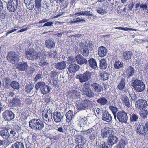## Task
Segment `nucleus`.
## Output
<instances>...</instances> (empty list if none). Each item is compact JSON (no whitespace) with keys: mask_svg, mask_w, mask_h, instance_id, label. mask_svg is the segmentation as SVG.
Segmentation results:
<instances>
[{"mask_svg":"<svg viewBox=\"0 0 148 148\" xmlns=\"http://www.w3.org/2000/svg\"><path fill=\"white\" fill-rule=\"evenodd\" d=\"M148 106L147 102L145 100L140 99L137 101L135 103V106L138 109L145 110Z\"/></svg>","mask_w":148,"mask_h":148,"instance_id":"obj_13","label":"nucleus"},{"mask_svg":"<svg viewBox=\"0 0 148 148\" xmlns=\"http://www.w3.org/2000/svg\"><path fill=\"white\" fill-rule=\"evenodd\" d=\"M53 23L51 21H47L45 23L43 26H40L38 27V28L42 27H51L53 26Z\"/></svg>","mask_w":148,"mask_h":148,"instance_id":"obj_54","label":"nucleus"},{"mask_svg":"<svg viewBox=\"0 0 148 148\" xmlns=\"http://www.w3.org/2000/svg\"><path fill=\"white\" fill-rule=\"evenodd\" d=\"M123 63L120 62L119 61H116L114 65V67L115 69H119L123 66Z\"/></svg>","mask_w":148,"mask_h":148,"instance_id":"obj_49","label":"nucleus"},{"mask_svg":"<svg viewBox=\"0 0 148 148\" xmlns=\"http://www.w3.org/2000/svg\"><path fill=\"white\" fill-rule=\"evenodd\" d=\"M73 111L69 110L66 113L65 116L66 117V121L67 122L69 123L71 121L73 118Z\"/></svg>","mask_w":148,"mask_h":148,"instance_id":"obj_37","label":"nucleus"},{"mask_svg":"<svg viewBox=\"0 0 148 148\" xmlns=\"http://www.w3.org/2000/svg\"><path fill=\"white\" fill-rule=\"evenodd\" d=\"M117 119L119 122L123 123H126L128 119V117L125 111L123 110H120L117 113L116 120Z\"/></svg>","mask_w":148,"mask_h":148,"instance_id":"obj_11","label":"nucleus"},{"mask_svg":"<svg viewBox=\"0 0 148 148\" xmlns=\"http://www.w3.org/2000/svg\"><path fill=\"white\" fill-rule=\"evenodd\" d=\"M132 52L130 51H126L123 52L122 54L123 59L125 60H128L131 57Z\"/></svg>","mask_w":148,"mask_h":148,"instance_id":"obj_34","label":"nucleus"},{"mask_svg":"<svg viewBox=\"0 0 148 148\" xmlns=\"http://www.w3.org/2000/svg\"><path fill=\"white\" fill-rule=\"evenodd\" d=\"M28 66L27 62L22 61L17 64L16 68L19 71H26L28 69Z\"/></svg>","mask_w":148,"mask_h":148,"instance_id":"obj_16","label":"nucleus"},{"mask_svg":"<svg viewBox=\"0 0 148 148\" xmlns=\"http://www.w3.org/2000/svg\"><path fill=\"white\" fill-rule=\"evenodd\" d=\"M58 78L53 79L52 78V79H51L50 82L55 87H58L59 86L58 85Z\"/></svg>","mask_w":148,"mask_h":148,"instance_id":"obj_51","label":"nucleus"},{"mask_svg":"<svg viewBox=\"0 0 148 148\" xmlns=\"http://www.w3.org/2000/svg\"><path fill=\"white\" fill-rule=\"evenodd\" d=\"M125 80L124 78H122L117 86V88L121 91H122L125 87Z\"/></svg>","mask_w":148,"mask_h":148,"instance_id":"obj_38","label":"nucleus"},{"mask_svg":"<svg viewBox=\"0 0 148 148\" xmlns=\"http://www.w3.org/2000/svg\"><path fill=\"white\" fill-rule=\"evenodd\" d=\"M58 72L54 71H51V79L58 78Z\"/></svg>","mask_w":148,"mask_h":148,"instance_id":"obj_56","label":"nucleus"},{"mask_svg":"<svg viewBox=\"0 0 148 148\" xmlns=\"http://www.w3.org/2000/svg\"><path fill=\"white\" fill-rule=\"evenodd\" d=\"M97 11L98 13L101 15H104L107 12L106 10L103 9L101 7L98 8Z\"/></svg>","mask_w":148,"mask_h":148,"instance_id":"obj_52","label":"nucleus"},{"mask_svg":"<svg viewBox=\"0 0 148 148\" xmlns=\"http://www.w3.org/2000/svg\"><path fill=\"white\" fill-rule=\"evenodd\" d=\"M33 85L29 82L27 83L25 86V91L28 93L30 92L31 90L33 89Z\"/></svg>","mask_w":148,"mask_h":148,"instance_id":"obj_43","label":"nucleus"},{"mask_svg":"<svg viewBox=\"0 0 148 148\" xmlns=\"http://www.w3.org/2000/svg\"><path fill=\"white\" fill-rule=\"evenodd\" d=\"M34 0H24V2L28 9L32 10L34 7Z\"/></svg>","mask_w":148,"mask_h":148,"instance_id":"obj_29","label":"nucleus"},{"mask_svg":"<svg viewBox=\"0 0 148 148\" xmlns=\"http://www.w3.org/2000/svg\"><path fill=\"white\" fill-rule=\"evenodd\" d=\"M55 67L56 69L60 70H64L66 68V63L64 61L57 62L55 64Z\"/></svg>","mask_w":148,"mask_h":148,"instance_id":"obj_31","label":"nucleus"},{"mask_svg":"<svg viewBox=\"0 0 148 148\" xmlns=\"http://www.w3.org/2000/svg\"><path fill=\"white\" fill-rule=\"evenodd\" d=\"M113 131L110 128L108 127H105L101 130V137L105 138L108 136H110Z\"/></svg>","mask_w":148,"mask_h":148,"instance_id":"obj_17","label":"nucleus"},{"mask_svg":"<svg viewBox=\"0 0 148 148\" xmlns=\"http://www.w3.org/2000/svg\"><path fill=\"white\" fill-rule=\"evenodd\" d=\"M74 90H69L67 93V96L73 98H74Z\"/></svg>","mask_w":148,"mask_h":148,"instance_id":"obj_59","label":"nucleus"},{"mask_svg":"<svg viewBox=\"0 0 148 148\" xmlns=\"http://www.w3.org/2000/svg\"><path fill=\"white\" fill-rule=\"evenodd\" d=\"M122 102L125 106L128 108H130V100L128 97H127L125 94H123L122 95L121 98Z\"/></svg>","mask_w":148,"mask_h":148,"instance_id":"obj_27","label":"nucleus"},{"mask_svg":"<svg viewBox=\"0 0 148 148\" xmlns=\"http://www.w3.org/2000/svg\"><path fill=\"white\" fill-rule=\"evenodd\" d=\"M138 119L137 115L134 114H132L130 116V121L131 122L136 121Z\"/></svg>","mask_w":148,"mask_h":148,"instance_id":"obj_53","label":"nucleus"},{"mask_svg":"<svg viewBox=\"0 0 148 148\" xmlns=\"http://www.w3.org/2000/svg\"><path fill=\"white\" fill-rule=\"evenodd\" d=\"M92 89L93 91L98 93L101 91L102 87L99 84L97 83H93L91 84Z\"/></svg>","mask_w":148,"mask_h":148,"instance_id":"obj_20","label":"nucleus"},{"mask_svg":"<svg viewBox=\"0 0 148 148\" xmlns=\"http://www.w3.org/2000/svg\"><path fill=\"white\" fill-rule=\"evenodd\" d=\"M102 118L103 120L108 123L110 122L112 119L111 115L106 110L103 112Z\"/></svg>","mask_w":148,"mask_h":148,"instance_id":"obj_18","label":"nucleus"},{"mask_svg":"<svg viewBox=\"0 0 148 148\" xmlns=\"http://www.w3.org/2000/svg\"><path fill=\"white\" fill-rule=\"evenodd\" d=\"M51 110H48L47 113L48 114H49V117L48 118V121H51L52 120V113Z\"/></svg>","mask_w":148,"mask_h":148,"instance_id":"obj_61","label":"nucleus"},{"mask_svg":"<svg viewBox=\"0 0 148 148\" xmlns=\"http://www.w3.org/2000/svg\"><path fill=\"white\" fill-rule=\"evenodd\" d=\"M76 107L77 110L80 111L93 109L94 107L92 102L87 99L77 102Z\"/></svg>","mask_w":148,"mask_h":148,"instance_id":"obj_1","label":"nucleus"},{"mask_svg":"<svg viewBox=\"0 0 148 148\" xmlns=\"http://www.w3.org/2000/svg\"><path fill=\"white\" fill-rule=\"evenodd\" d=\"M79 50L81 53L84 56L87 57L89 54L88 46L86 43L81 42L79 43Z\"/></svg>","mask_w":148,"mask_h":148,"instance_id":"obj_12","label":"nucleus"},{"mask_svg":"<svg viewBox=\"0 0 148 148\" xmlns=\"http://www.w3.org/2000/svg\"><path fill=\"white\" fill-rule=\"evenodd\" d=\"M62 115L60 112H55L53 113V118L55 122L58 123L60 122L62 120Z\"/></svg>","mask_w":148,"mask_h":148,"instance_id":"obj_32","label":"nucleus"},{"mask_svg":"<svg viewBox=\"0 0 148 148\" xmlns=\"http://www.w3.org/2000/svg\"><path fill=\"white\" fill-rule=\"evenodd\" d=\"M6 58L8 62L13 64L17 63L19 60L18 55L13 51L8 52Z\"/></svg>","mask_w":148,"mask_h":148,"instance_id":"obj_10","label":"nucleus"},{"mask_svg":"<svg viewBox=\"0 0 148 148\" xmlns=\"http://www.w3.org/2000/svg\"><path fill=\"white\" fill-rule=\"evenodd\" d=\"M96 102L100 105L103 106L106 104L108 103L107 100L104 97H102L98 99Z\"/></svg>","mask_w":148,"mask_h":148,"instance_id":"obj_39","label":"nucleus"},{"mask_svg":"<svg viewBox=\"0 0 148 148\" xmlns=\"http://www.w3.org/2000/svg\"><path fill=\"white\" fill-rule=\"evenodd\" d=\"M127 143V141L125 138H122L119 141L118 143L117 144L115 148H124Z\"/></svg>","mask_w":148,"mask_h":148,"instance_id":"obj_28","label":"nucleus"},{"mask_svg":"<svg viewBox=\"0 0 148 148\" xmlns=\"http://www.w3.org/2000/svg\"><path fill=\"white\" fill-rule=\"evenodd\" d=\"M29 126L30 128L36 131L41 130L44 127L43 122L40 119L34 118L29 122Z\"/></svg>","mask_w":148,"mask_h":148,"instance_id":"obj_2","label":"nucleus"},{"mask_svg":"<svg viewBox=\"0 0 148 148\" xmlns=\"http://www.w3.org/2000/svg\"><path fill=\"white\" fill-rule=\"evenodd\" d=\"M11 104L13 107H18L21 105V101L18 98H14L12 99Z\"/></svg>","mask_w":148,"mask_h":148,"instance_id":"obj_35","label":"nucleus"},{"mask_svg":"<svg viewBox=\"0 0 148 148\" xmlns=\"http://www.w3.org/2000/svg\"><path fill=\"white\" fill-rule=\"evenodd\" d=\"M99 67L101 69H105L107 67L106 60L104 59H101L99 60Z\"/></svg>","mask_w":148,"mask_h":148,"instance_id":"obj_40","label":"nucleus"},{"mask_svg":"<svg viewBox=\"0 0 148 148\" xmlns=\"http://www.w3.org/2000/svg\"><path fill=\"white\" fill-rule=\"evenodd\" d=\"M45 85V84L44 82L41 81L37 83L35 85V87L36 90H38L40 88V90Z\"/></svg>","mask_w":148,"mask_h":148,"instance_id":"obj_45","label":"nucleus"},{"mask_svg":"<svg viewBox=\"0 0 148 148\" xmlns=\"http://www.w3.org/2000/svg\"><path fill=\"white\" fill-rule=\"evenodd\" d=\"M67 63L69 64H72L75 62V58L73 56L69 57L68 58Z\"/></svg>","mask_w":148,"mask_h":148,"instance_id":"obj_58","label":"nucleus"},{"mask_svg":"<svg viewBox=\"0 0 148 148\" xmlns=\"http://www.w3.org/2000/svg\"><path fill=\"white\" fill-rule=\"evenodd\" d=\"M68 2L66 1H64L62 3H60L61 6L60 8L61 10H63L65 9L68 6Z\"/></svg>","mask_w":148,"mask_h":148,"instance_id":"obj_55","label":"nucleus"},{"mask_svg":"<svg viewBox=\"0 0 148 148\" xmlns=\"http://www.w3.org/2000/svg\"><path fill=\"white\" fill-rule=\"evenodd\" d=\"M108 137L106 143L107 148H112V146L118 142V138L116 136V133L113 131Z\"/></svg>","mask_w":148,"mask_h":148,"instance_id":"obj_8","label":"nucleus"},{"mask_svg":"<svg viewBox=\"0 0 148 148\" xmlns=\"http://www.w3.org/2000/svg\"><path fill=\"white\" fill-rule=\"evenodd\" d=\"M18 0H9L6 4L7 10L11 12H15L18 7Z\"/></svg>","mask_w":148,"mask_h":148,"instance_id":"obj_7","label":"nucleus"},{"mask_svg":"<svg viewBox=\"0 0 148 148\" xmlns=\"http://www.w3.org/2000/svg\"><path fill=\"white\" fill-rule=\"evenodd\" d=\"M94 73L93 72H90L89 71H87L83 74H79L76 76V78L79 80L80 82H83L91 79L92 77L94 75Z\"/></svg>","mask_w":148,"mask_h":148,"instance_id":"obj_6","label":"nucleus"},{"mask_svg":"<svg viewBox=\"0 0 148 148\" xmlns=\"http://www.w3.org/2000/svg\"><path fill=\"white\" fill-rule=\"evenodd\" d=\"M75 59L77 63L80 65L85 64L87 65L88 62L86 59H85L81 54H78L75 57Z\"/></svg>","mask_w":148,"mask_h":148,"instance_id":"obj_19","label":"nucleus"},{"mask_svg":"<svg viewBox=\"0 0 148 148\" xmlns=\"http://www.w3.org/2000/svg\"><path fill=\"white\" fill-rule=\"evenodd\" d=\"M2 116L5 121H10L14 118L15 114L10 110H6L2 114Z\"/></svg>","mask_w":148,"mask_h":148,"instance_id":"obj_14","label":"nucleus"},{"mask_svg":"<svg viewBox=\"0 0 148 148\" xmlns=\"http://www.w3.org/2000/svg\"><path fill=\"white\" fill-rule=\"evenodd\" d=\"M135 73V70L132 67L130 66L127 68L126 73L127 77L128 79L130 78L133 76Z\"/></svg>","mask_w":148,"mask_h":148,"instance_id":"obj_22","label":"nucleus"},{"mask_svg":"<svg viewBox=\"0 0 148 148\" xmlns=\"http://www.w3.org/2000/svg\"><path fill=\"white\" fill-rule=\"evenodd\" d=\"M80 68L79 66L75 64H70L68 69L69 72L71 74L74 73L78 71Z\"/></svg>","mask_w":148,"mask_h":148,"instance_id":"obj_21","label":"nucleus"},{"mask_svg":"<svg viewBox=\"0 0 148 148\" xmlns=\"http://www.w3.org/2000/svg\"><path fill=\"white\" fill-rule=\"evenodd\" d=\"M87 118L86 117H82L79 116L78 118V121L81 123H83L84 122L85 123H86L87 121Z\"/></svg>","mask_w":148,"mask_h":148,"instance_id":"obj_60","label":"nucleus"},{"mask_svg":"<svg viewBox=\"0 0 148 148\" xmlns=\"http://www.w3.org/2000/svg\"><path fill=\"white\" fill-rule=\"evenodd\" d=\"M107 51L106 47L101 46L99 48L98 53L100 57H103L106 55Z\"/></svg>","mask_w":148,"mask_h":148,"instance_id":"obj_23","label":"nucleus"},{"mask_svg":"<svg viewBox=\"0 0 148 148\" xmlns=\"http://www.w3.org/2000/svg\"><path fill=\"white\" fill-rule=\"evenodd\" d=\"M41 93L43 95H45L49 93L50 91V89L49 86L46 84L40 90Z\"/></svg>","mask_w":148,"mask_h":148,"instance_id":"obj_42","label":"nucleus"},{"mask_svg":"<svg viewBox=\"0 0 148 148\" xmlns=\"http://www.w3.org/2000/svg\"><path fill=\"white\" fill-rule=\"evenodd\" d=\"M109 108L113 113L114 118L115 120H116V116L117 115V112L118 111V108L116 107L110 106Z\"/></svg>","mask_w":148,"mask_h":148,"instance_id":"obj_47","label":"nucleus"},{"mask_svg":"<svg viewBox=\"0 0 148 148\" xmlns=\"http://www.w3.org/2000/svg\"><path fill=\"white\" fill-rule=\"evenodd\" d=\"M82 133L84 135H88V139L92 142L94 141L97 138V132L95 130L94 126L87 130L82 131Z\"/></svg>","mask_w":148,"mask_h":148,"instance_id":"obj_4","label":"nucleus"},{"mask_svg":"<svg viewBox=\"0 0 148 148\" xmlns=\"http://www.w3.org/2000/svg\"><path fill=\"white\" fill-rule=\"evenodd\" d=\"M142 110L140 111L139 114L141 117L145 119L147 118V116L148 115V111L146 110Z\"/></svg>","mask_w":148,"mask_h":148,"instance_id":"obj_48","label":"nucleus"},{"mask_svg":"<svg viewBox=\"0 0 148 148\" xmlns=\"http://www.w3.org/2000/svg\"><path fill=\"white\" fill-rule=\"evenodd\" d=\"M136 132L140 135H145L146 134L147 130L143 123H140L136 127Z\"/></svg>","mask_w":148,"mask_h":148,"instance_id":"obj_15","label":"nucleus"},{"mask_svg":"<svg viewBox=\"0 0 148 148\" xmlns=\"http://www.w3.org/2000/svg\"><path fill=\"white\" fill-rule=\"evenodd\" d=\"M88 64L89 66L92 69H96L97 68V64L96 60L92 58H91L88 60Z\"/></svg>","mask_w":148,"mask_h":148,"instance_id":"obj_26","label":"nucleus"},{"mask_svg":"<svg viewBox=\"0 0 148 148\" xmlns=\"http://www.w3.org/2000/svg\"><path fill=\"white\" fill-rule=\"evenodd\" d=\"M45 45L47 48L51 49L55 47V43L53 39L50 38L45 41Z\"/></svg>","mask_w":148,"mask_h":148,"instance_id":"obj_24","label":"nucleus"},{"mask_svg":"<svg viewBox=\"0 0 148 148\" xmlns=\"http://www.w3.org/2000/svg\"><path fill=\"white\" fill-rule=\"evenodd\" d=\"M10 136H12V137H14L16 134V133L15 130L14 129H11L10 132Z\"/></svg>","mask_w":148,"mask_h":148,"instance_id":"obj_62","label":"nucleus"},{"mask_svg":"<svg viewBox=\"0 0 148 148\" xmlns=\"http://www.w3.org/2000/svg\"><path fill=\"white\" fill-rule=\"evenodd\" d=\"M0 136L3 138L8 139L10 136L8 129L5 128L0 130Z\"/></svg>","mask_w":148,"mask_h":148,"instance_id":"obj_25","label":"nucleus"},{"mask_svg":"<svg viewBox=\"0 0 148 148\" xmlns=\"http://www.w3.org/2000/svg\"><path fill=\"white\" fill-rule=\"evenodd\" d=\"M132 87L135 90L138 92H141L143 91L145 89V85L142 81L136 79L132 80L131 83Z\"/></svg>","mask_w":148,"mask_h":148,"instance_id":"obj_3","label":"nucleus"},{"mask_svg":"<svg viewBox=\"0 0 148 148\" xmlns=\"http://www.w3.org/2000/svg\"><path fill=\"white\" fill-rule=\"evenodd\" d=\"M26 57L27 59L32 60H35L40 57V53H37L33 48H29L26 51Z\"/></svg>","mask_w":148,"mask_h":148,"instance_id":"obj_5","label":"nucleus"},{"mask_svg":"<svg viewBox=\"0 0 148 148\" xmlns=\"http://www.w3.org/2000/svg\"><path fill=\"white\" fill-rule=\"evenodd\" d=\"M10 148H25L23 142L17 141L12 144Z\"/></svg>","mask_w":148,"mask_h":148,"instance_id":"obj_33","label":"nucleus"},{"mask_svg":"<svg viewBox=\"0 0 148 148\" xmlns=\"http://www.w3.org/2000/svg\"><path fill=\"white\" fill-rule=\"evenodd\" d=\"M82 90L83 94L86 95L90 98L95 96V94L92 90L91 89L90 87V83L88 82L84 83Z\"/></svg>","mask_w":148,"mask_h":148,"instance_id":"obj_9","label":"nucleus"},{"mask_svg":"<svg viewBox=\"0 0 148 148\" xmlns=\"http://www.w3.org/2000/svg\"><path fill=\"white\" fill-rule=\"evenodd\" d=\"M42 72H39L37 74L35 78L34 79V81L35 82H37L39 79L42 77Z\"/></svg>","mask_w":148,"mask_h":148,"instance_id":"obj_57","label":"nucleus"},{"mask_svg":"<svg viewBox=\"0 0 148 148\" xmlns=\"http://www.w3.org/2000/svg\"><path fill=\"white\" fill-rule=\"evenodd\" d=\"M107 145L106 143L103 141L100 143H97L95 147V148H107Z\"/></svg>","mask_w":148,"mask_h":148,"instance_id":"obj_44","label":"nucleus"},{"mask_svg":"<svg viewBox=\"0 0 148 148\" xmlns=\"http://www.w3.org/2000/svg\"><path fill=\"white\" fill-rule=\"evenodd\" d=\"M34 10H35L36 9H39L41 7L42 0H34Z\"/></svg>","mask_w":148,"mask_h":148,"instance_id":"obj_46","label":"nucleus"},{"mask_svg":"<svg viewBox=\"0 0 148 148\" xmlns=\"http://www.w3.org/2000/svg\"><path fill=\"white\" fill-rule=\"evenodd\" d=\"M100 76L103 80H105L108 79L109 77L110 74L107 72L102 71L99 72Z\"/></svg>","mask_w":148,"mask_h":148,"instance_id":"obj_36","label":"nucleus"},{"mask_svg":"<svg viewBox=\"0 0 148 148\" xmlns=\"http://www.w3.org/2000/svg\"><path fill=\"white\" fill-rule=\"evenodd\" d=\"M75 142L76 144L80 145H84L85 143L84 138L81 135H79L76 136Z\"/></svg>","mask_w":148,"mask_h":148,"instance_id":"obj_30","label":"nucleus"},{"mask_svg":"<svg viewBox=\"0 0 148 148\" xmlns=\"http://www.w3.org/2000/svg\"><path fill=\"white\" fill-rule=\"evenodd\" d=\"M10 86L14 89L18 90L20 88L19 83L16 81H12L10 83Z\"/></svg>","mask_w":148,"mask_h":148,"instance_id":"obj_41","label":"nucleus"},{"mask_svg":"<svg viewBox=\"0 0 148 148\" xmlns=\"http://www.w3.org/2000/svg\"><path fill=\"white\" fill-rule=\"evenodd\" d=\"M4 81L5 82V84L6 85L9 84L11 82V80L10 77H6L4 78Z\"/></svg>","mask_w":148,"mask_h":148,"instance_id":"obj_64","label":"nucleus"},{"mask_svg":"<svg viewBox=\"0 0 148 148\" xmlns=\"http://www.w3.org/2000/svg\"><path fill=\"white\" fill-rule=\"evenodd\" d=\"M51 97L48 95H46L45 97L44 101L45 102L48 103L50 102L51 101Z\"/></svg>","mask_w":148,"mask_h":148,"instance_id":"obj_63","label":"nucleus"},{"mask_svg":"<svg viewBox=\"0 0 148 148\" xmlns=\"http://www.w3.org/2000/svg\"><path fill=\"white\" fill-rule=\"evenodd\" d=\"M47 55L49 57L51 58H54L57 57V53L56 51H51L48 52Z\"/></svg>","mask_w":148,"mask_h":148,"instance_id":"obj_50","label":"nucleus"}]
</instances>
